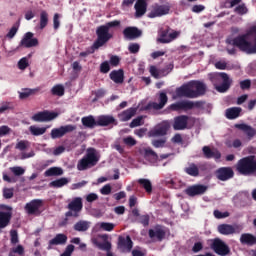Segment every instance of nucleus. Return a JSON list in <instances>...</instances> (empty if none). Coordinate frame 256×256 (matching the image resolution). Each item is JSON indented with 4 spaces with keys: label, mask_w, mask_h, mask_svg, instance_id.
<instances>
[{
    "label": "nucleus",
    "mask_w": 256,
    "mask_h": 256,
    "mask_svg": "<svg viewBox=\"0 0 256 256\" xmlns=\"http://www.w3.org/2000/svg\"><path fill=\"white\" fill-rule=\"evenodd\" d=\"M143 116H138L137 118L133 119L129 125L131 129H135V127H140V125H143Z\"/></svg>",
    "instance_id": "6e6d98bb"
},
{
    "label": "nucleus",
    "mask_w": 256,
    "mask_h": 256,
    "mask_svg": "<svg viewBox=\"0 0 256 256\" xmlns=\"http://www.w3.org/2000/svg\"><path fill=\"white\" fill-rule=\"evenodd\" d=\"M206 103L207 102L203 100H199L195 102L188 100V111H191V109H205Z\"/></svg>",
    "instance_id": "c03bdc74"
},
{
    "label": "nucleus",
    "mask_w": 256,
    "mask_h": 256,
    "mask_svg": "<svg viewBox=\"0 0 256 256\" xmlns=\"http://www.w3.org/2000/svg\"><path fill=\"white\" fill-rule=\"evenodd\" d=\"M57 117H59V113L44 110L34 114L32 116V121H35L36 123H47L53 121V119H57Z\"/></svg>",
    "instance_id": "1a4fd4ad"
},
{
    "label": "nucleus",
    "mask_w": 256,
    "mask_h": 256,
    "mask_svg": "<svg viewBox=\"0 0 256 256\" xmlns=\"http://www.w3.org/2000/svg\"><path fill=\"white\" fill-rule=\"evenodd\" d=\"M121 21L114 20L107 22L105 25H101L97 27L96 29V35L97 39L93 43V45L90 48H87L85 52H80V57H87L89 55H93L97 49H100V47H103V45H106V43H109L111 39H113V34L109 32V30L113 27H120Z\"/></svg>",
    "instance_id": "f257e3e1"
},
{
    "label": "nucleus",
    "mask_w": 256,
    "mask_h": 256,
    "mask_svg": "<svg viewBox=\"0 0 256 256\" xmlns=\"http://www.w3.org/2000/svg\"><path fill=\"white\" fill-rule=\"evenodd\" d=\"M243 231V226L241 225H231V224H220L218 225V233L220 235H233L234 233H241Z\"/></svg>",
    "instance_id": "f8f14e48"
},
{
    "label": "nucleus",
    "mask_w": 256,
    "mask_h": 256,
    "mask_svg": "<svg viewBox=\"0 0 256 256\" xmlns=\"http://www.w3.org/2000/svg\"><path fill=\"white\" fill-rule=\"evenodd\" d=\"M240 243L242 245H248L249 247L256 245V237L253 234L244 233L240 237Z\"/></svg>",
    "instance_id": "473e14b6"
},
{
    "label": "nucleus",
    "mask_w": 256,
    "mask_h": 256,
    "mask_svg": "<svg viewBox=\"0 0 256 256\" xmlns=\"http://www.w3.org/2000/svg\"><path fill=\"white\" fill-rule=\"evenodd\" d=\"M141 153H143L144 157L147 159V157H151L154 160L159 159V156H157V153L153 151L151 148H144L141 150Z\"/></svg>",
    "instance_id": "09e8293b"
},
{
    "label": "nucleus",
    "mask_w": 256,
    "mask_h": 256,
    "mask_svg": "<svg viewBox=\"0 0 256 256\" xmlns=\"http://www.w3.org/2000/svg\"><path fill=\"white\" fill-rule=\"evenodd\" d=\"M189 123V116L180 115L174 118V123L172 125L174 131H184Z\"/></svg>",
    "instance_id": "4be33fe9"
},
{
    "label": "nucleus",
    "mask_w": 256,
    "mask_h": 256,
    "mask_svg": "<svg viewBox=\"0 0 256 256\" xmlns=\"http://www.w3.org/2000/svg\"><path fill=\"white\" fill-rule=\"evenodd\" d=\"M109 63L112 67H118V65L121 63V58H119L117 55H112L110 56Z\"/></svg>",
    "instance_id": "0e129e2a"
},
{
    "label": "nucleus",
    "mask_w": 256,
    "mask_h": 256,
    "mask_svg": "<svg viewBox=\"0 0 256 256\" xmlns=\"http://www.w3.org/2000/svg\"><path fill=\"white\" fill-rule=\"evenodd\" d=\"M68 209L69 211L65 213V217H74V218L79 217V213L83 211V199H81V197L74 198L68 204Z\"/></svg>",
    "instance_id": "0eeeda50"
},
{
    "label": "nucleus",
    "mask_w": 256,
    "mask_h": 256,
    "mask_svg": "<svg viewBox=\"0 0 256 256\" xmlns=\"http://www.w3.org/2000/svg\"><path fill=\"white\" fill-rule=\"evenodd\" d=\"M37 45H39V40L37 38H33L32 32H27L20 41L19 47L31 49V47H37Z\"/></svg>",
    "instance_id": "a211bd4d"
},
{
    "label": "nucleus",
    "mask_w": 256,
    "mask_h": 256,
    "mask_svg": "<svg viewBox=\"0 0 256 256\" xmlns=\"http://www.w3.org/2000/svg\"><path fill=\"white\" fill-rule=\"evenodd\" d=\"M147 250H141V248H136L132 250V256H146Z\"/></svg>",
    "instance_id": "774afa93"
},
{
    "label": "nucleus",
    "mask_w": 256,
    "mask_h": 256,
    "mask_svg": "<svg viewBox=\"0 0 256 256\" xmlns=\"http://www.w3.org/2000/svg\"><path fill=\"white\" fill-rule=\"evenodd\" d=\"M202 153L205 159H221V152L217 148H211L209 146H204L202 148Z\"/></svg>",
    "instance_id": "5701e85b"
},
{
    "label": "nucleus",
    "mask_w": 256,
    "mask_h": 256,
    "mask_svg": "<svg viewBox=\"0 0 256 256\" xmlns=\"http://www.w3.org/2000/svg\"><path fill=\"white\" fill-rule=\"evenodd\" d=\"M169 122H162L157 124L153 129L148 132L149 137H165L167 131L170 129Z\"/></svg>",
    "instance_id": "4468645a"
},
{
    "label": "nucleus",
    "mask_w": 256,
    "mask_h": 256,
    "mask_svg": "<svg viewBox=\"0 0 256 256\" xmlns=\"http://www.w3.org/2000/svg\"><path fill=\"white\" fill-rule=\"evenodd\" d=\"M45 177H61L63 169L60 167H51L44 173Z\"/></svg>",
    "instance_id": "4c0bfd02"
},
{
    "label": "nucleus",
    "mask_w": 256,
    "mask_h": 256,
    "mask_svg": "<svg viewBox=\"0 0 256 256\" xmlns=\"http://www.w3.org/2000/svg\"><path fill=\"white\" fill-rule=\"evenodd\" d=\"M10 241L12 245H17V243H19V234L17 233V230L10 231Z\"/></svg>",
    "instance_id": "13d9d810"
},
{
    "label": "nucleus",
    "mask_w": 256,
    "mask_h": 256,
    "mask_svg": "<svg viewBox=\"0 0 256 256\" xmlns=\"http://www.w3.org/2000/svg\"><path fill=\"white\" fill-rule=\"evenodd\" d=\"M198 169L200 173H203V175H207V173H211V171H213L214 166L208 162H203L202 164H199Z\"/></svg>",
    "instance_id": "49530a36"
},
{
    "label": "nucleus",
    "mask_w": 256,
    "mask_h": 256,
    "mask_svg": "<svg viewBox=\"0 0 256 256\" xmlns=\"http://www.w3.org/2000/svg\"><path fill=\"white\" fill-rule=\"evenodd\" d=\"M91 224L87 221L80 220L74 225V231L85 232L89 230Z\"/></svg>",
    "instance_id": "a19ab883"
},
{
    "label": "nucleus",
    "mask_w": 256,
    "mask_h": 256,
    "mask_svg": "<svg viewBox=\"0 0 256 256\" xmlns=\"http://www.w3.org/2000/svg\"><path fill=\"white\" fill-rule=\"evenodd\" d=\"M17 31H19V21L16 23V25L12 26L6 37H8V39H13V37L17 35Z\"/></svg>",
    "instance_id": "5fc2aeb1"
},
{
    "label": "nucleus",
    "mask_w": 256,
    "mask_h": 256,
    "mask_svg": "<svg viewBox=\"0 0 256 256\" xmlns=\"http://www.w3.org/2000/svg\"><path fill=\"white\" fill-rule=\"evenodd\" d=\"M81 122L86 129H95L97 127V120H95L93 115L82 117Z\"/></svg>",
    "instance_id": "c756f323"
},
{
    "label": "nucleus",
    "mask_w": 256,
    "mask_h": 256,
    "mask_svg": "<svg viewBox=\"0 0 256 256\" xmlns=\"http://www.w3.org/2000/svg\"><path fill=\"white\" fill-rule=\"evenodd\" d=\"M235 169L238 175L251 177V175H255L256 161H238V163L235 165Z\"/></svg>",
    "instance_id": "20e7f679"
},
{
    "label": "nucleus",
    "mask_w": 256,
    "mask_h": 256,
    "mask_svg": "<svg viewBox=\"0 0 256 256\" xmlns=\"http://www.w3.org/2000/svg\"><path fill=\"white\" fill-rule=\"evenodd\" d=\"M181 35V32L175 31L171 29L170 27L162 28L158 32V38H157V43H162L163 45L167 43H172V41H175L177 37Z\"/></svg>",
    "instance_id": "39448f33"
},
{
    "label": "nucleus",
    "mask_w": 256,
    "mask_h": 256,
    "mask_svg": "<svg viewBox=\"0 0 256 256\" xmlns=\"http://www.w3.org/2000/svg\"><path fill=\"white\" fill-rule=\"evenodd\" d=\"M123 35L125 39L133 41V39H139L143 35V31L135 26H128L123 30Z\"/></svg>",
    "instance_id": "aec40b11"
},
{
    "label": "nucleus",
    "mask_w": 256,
    "mask_h": 256,
    "mask_svg": "<svg viewBox=\"0 0 256 256\" xmlns=\"http://www.w3.org/2000/svg\"><path fill=\"white\" fill-rule=\"evenodd\" d=\"M100 159L101 155H99L95 148H88L86 150V155L80 159V161H99Z\"/></svg>",
    "instance_id": "393cba45"
},
{
    "label": "nucleus",
    "mask_w": 256,
    "mask_h": 256,
    "mask_svg": "<svg viewBox=\"0 0 256 256\" xmlns=\"http://www.w3.org/2000/svg\"><path fill=\"white\" fill-rule=\"evenodd\" d=\"M49 25V14L47 11L43 10L40 13V29H45Z\"/></svg>",
    "instance_id": "de8ad7c7"
},
{
    "label": "nucleus",
    "mask_w": 256,
    "mask_h": 256,
    "mask_svg": "<svg viewBox=\"0 0 256 256\" xmlns=\"http://www.w3.org/2000/svg\"><path fill=\"white\" fill-rule=\"evenodd\" d=\"M169 109H171V111H189L188 100L173 103L169 106Z\"/></svg>",
    "instance_id": "72a5a7b5"
},
{
    "label": "nucleus",
    "mask_w": 256,
    "mask_h": 256,
    "mask_svg": "<svg viewBox=\"0 0 256 256\" xmlns=\"http://www.w3.org/2000/svg\"><path fill=\"white\" fill-rule=\"evenodd\" d=\"M165 235L167 233L165 232V229L161 225H156L153 229H149L148 236L151 239H156V241H163L165 239Z\"/></svg>",
    "instance_id": "412c9836"
},
{
    "label": "nucleus",
    "mask_w": 256,
    "mask_h": 256,
    "mask_svg": "<svg viewBox=\"0 0 256 256\" xmlns=\"http://www.w3.org/2000/svg\"><path fill=\"white\" fill-rule=\"evenodd\" d=\"M50 93L54 97H63L65 95V87L61 84H56L51 88Z\"/></svg>",
    "instance_id": "ea45409f"
},
{
    "label": "nucleus",
    "mask_w": 256,
    "mask_h": 256,
    "mask_svg": "<svg viewBox=\"0 0 256 256\" xmlns=\"http://www.w3.org/2000/svg\"><path fill=\"white\" fill-rule=\"evenodd\" d=\"M234 11L238 15H247L249 10L247 9V6H245V4H240L235 8Z\"/></svg>",
    "instance_id": "4d7b16f0"
},
{
    "label": "nucleus",
    "mask_w": 256,
    "mask_h": 256,
    "mask_svg": "<svg viewBox=\"0 0 256 256\" xmlns=\"http://www.w3.org/2000/svg\"><path fill=\"white\" fill-rule=\"evenodd\" d=\"M77 129V126L68 124L65 126H61L59 128H54L51 130V139H61V137H64V135H67V133H73Z\"/></svg>",
    "instance_id": "9b49d317"
},
{
    "label": "nucleus",
    "mask_w": 256,
    "mask_h": 256,
    "mask_svg": "<svg viewBox=\"0 0 256 256\" xmlns=\"http://www.w3.org/2000/svg\"><path fill=\"white\" fill-rule=\"evenodd\" d=\"M10 170L13 172V174L16 177H21V175L25 174V169H23L22 167H19V166L11 167Z\"/></svg>",
    "instance_id": "052dcab7"
},
{
    "label": "nucleus",
    "mask_w": 256,
    "mask_h": 256,
    "mask_svg": "<svg viewBox=\"0 0 256 256\" xmlns=\"http://www.w3.org/2000/svg\"><path fill=\"white\" fill-rule=\"evenodd\" d=\"M135 115H137V108L131 107L118 114V119L125 122L131 120V118L135 117Z\"/></svg>",
    "instance_id": "bb28decb"
},
{
    "label": "nucleus",
    "mask_w": 256,
    "mask_h": 256,
    "mask_svg": "<svg viewBox=\"0 0 256 256\" xmlns=\"http://www.w3.org/2000/svg\"><path fill=\"white\" fill-rule=\"evenodd\" d=\"M109 77L111 81H113L117 85H121L125 81V71H123V69L113 70L112 72H110Z\"/></svg>",
    "instance_id": "b1692460"
},
{
    "label": "nucleus",
    "mask_w": 256,
    "mask_h": 256,
    "mask_svg": "<svg viewBox=\"0 0 256 256\" xmlns=\"http://www.w3.org/2000/svg\"><path fill=\"white\" fill-rule=\"evenodd\" d=\"M116 122L113 116H99L96 120L97 127H109V125H113Z\"/></svg>",
    "instance_id": "cd10ccee"
},
{
    "label": "nucleus",
    "mask_w": 256,
    "mask_h": 256,
    "mask_svg": "<svg viewBox=\"0 0 256 256\" xmlns=\"http://www.w3.org/2000/svg\"><path fill=\"white\" fill-rule=\"evenodd\" d=\"M138 221H139V223H141V225H143V227H148L149 221H150L149 214L139 216Z\"/></svg>",
    "instance_id": "680f3d73"
},
{
    "label": "nucleus",
    "mask_w": 256,
    "mask_h": 256,
    "mask_svg": "<svg viewBox=\"0 0 256 256\" xmlns=\"http://www.w3.org/2000/svg\"><path fill=\"white\" fill-rule=\"evenodd\" d=\"M207 93V86L199 80H191L188 83L176 88L177 97H187V99H197Z\"/></svg>",
    "instance_id": "f03ea898"
},
{
    "label": "nucleus",
    "mask_w": 256,
    "mask_h": 256,
    "mask_svg": "<svg viewBox=\"0 0 256 256\" xmlns=\"http://www.w3.org/2000/svg\"><path fill=\"white\" fill-rule=\"evenodd\" d=\"M184 171L187 173V175H190V177H199V166L195 165L194 163L186 167Z\"/></svg>",
    "instance_id": "79ce46f5"
},
{
    "label": "nucleus",
    "mask_w": 256,
    "mask_h": 256,
    "mask_svg": "<svg viewBox=\"0 0 256 256\" xmlns=\"http://www.w3.org/2000/svg\"><path fill=\"white\" fill-rule=\"evenodd\" d=\"M211 249H213L214 253L220 256H226L231 253V249L229 245H227L223 240L219 238H215L211 244Z\"/></svg>",
    "instance_id": "9d476101"
},
{
    "label": "nucleus",
    "mask_w": 256,
    "mask_h": 256,
    "mask_svg": "<svg viewBox=\"0 0 256 256\" xmlns=\"http://www.w3.org/2000/svg\"><path fill=\"white\" fill-rule=\"evenodd\" d=\"M15 106L11 102H4L0 106V114L5 113L6 111H13Z\"/></svg>",
    "instance_id": "3c124183"
},
{
    "label": "nucleus",
    "mask_w": 256,
    "mask_h": 256,
    "mask_svg": "<svg viewBox=\"0 0 256 256\" xmlns=\"http://www.w3.org/2000/svg\"><path fill=\"white\" fill-rule=\"evenodd\" d=\"M240 89H242V91L251 89V81L249 79L240 81Z\"/></svg>",
    "instance_id": "338daca9"
},
{
    "label": "nucleus",
    "mask_w": 256,
    "mask_h": 256,
    "mask_svg": "<svg viewBox=\"0 0 256 256\" xmlns=\"http://www.w3.org/2000/svg\"><path fill=\"white\" fill-rule=\"evenodd\" d=\"M118 249L121 253H131V250L133 249V240H131V236H119Z\"/></svg>",
    "instance_id": "dca6fc26"
},
{
    "label": "nucleus",
    "mask_w": 256,
    "mask_h": 256,
    "mask_svg": "<svg viewBox=\"0 0 256 256\" xmlns=\"http://www.w3.org/2000/svg\"><path fill=\"white\" fill-rule=\"evenodd\" d=\"M170 11H171V4L169 3L163 4V5L155 4L154 6H152V10L148 14V17L150 19L163 17L165 15H169Z\"/></svg>",
    "instance_id": "6e6552de"
},
{
    "label": "nucleus",
    "mask_w": 256,
    "mask_h": 256,
    "mask_svg": "<svg viewBox=\"0 0 256 256\" xmlns=\"http://www.w3.org/2000/svg\"><path fill=\"white\" fill-rule=\"evenodd\" d=\"M11 221V213L0 212V229H5Z\"/></svg>",
    "instance_id": "58836bf2"
},
{
    "label": "nucleus",
    "mask_w": 256,
    "mask_h": 256,
    "mask_svg": "<svg viewBox=\"0 0 256 256\" xmlns=\"http://www.w3.org/2000/svg\"><path fill=\"white\" fill-rule=\"evenodd\" d=\"M69 184V179L62 177L60 179H56L49 183V187H53L54 189H61V187H65V185Z\"/></svg>",
    "instance_id": "c9c22d12"
},
{
    "label": "nucleus",
    "mask_w": 256,
    "mask_h": 256,
    "mask_svg": "<svg viewBox=\"0 0 256 256\" xmlns=\"http://www.w3.org/2000/svg\"><path fill=\"white\" fill-rule=\"evenodd\" d=\"M13 195H14L13 188H5L3 190L4 199H13Z\"/></svg>",
    "instance_id": "69168bd1"
},
{
    "label": "nucleus",
    "mask_w": 256,
    "mask_h": 256,
    "mask_svg": "<svg viewBox=\"0 0 256 256\" xmlns=\"http://www.w3.org/2000/svg\"><path fill=\"white\" fill-rule=\"evenodd\" d=\"M137 183L140 185L142 189L146 191V193L148 194L153 193V184L151 183V180L140 178L138 179Z\"/></svg>",
    "instance_id": "f704fd0d"
},
{
    "label": "nucleus",
    "mask_w": 256,
    "mask_h": 256,
    "mask_svg": "<svg viewBox=\"0 0 256 256\" xmlns=\"http://www.w3.org/2000/svg\"><path fill=\"white\" fill-rule=\"evenodd\" d=\"M208 187L203 184H196L186 188L185 193L188 197H197V195H204Z\"/></svg>",
    "instance_id": "6ab92c4d"
},
{
    "label": "nucleus",
    "mask_w": 256,
    "mask_h": 256,
    "mask_svg": "<svg viewBox=\"0 0 256 256\" xmlns=\"http://www.w3.org/2000/svg\"><path fill=\"white\" fill-rule=\"evenodd\" d=\"M67 243V235L57 234L53 239L49 241V245H65Z\"/></svg>",
    "instance_id": "e433bc0d"
},
{
    "label": "nucleus",
    "mask_w": 256,
    "mask_h": 256,
    "mask_svg": "<svg viewBox=\"0 0 256 256\" xmlns=\"http://www.w3.org/2000/svg\"><path fill=\"white\" fill-rule=\"evenodd\" d=\"M167 143V138H160V139H154L152 140V145L156 149L165 147V144Z\"/></svg>",
    "instance_id": "8fccbe9b"
},
{
    "label": "nucleus",
    "mask_w": 256,
    "mask_h": 256,
    "mask_svg": "<svg viewBox=\"0 0 256 256\" xmlns=\"http://www.w3.org/2000/svg\"><path fill=\"white\" fill-rule=\"evenodd\" d=\"M218 181H229L235 177V171L232 167H220L215 171Z\"/></svg>",
    "instance_id": "ddd939ff"
},
{
    "label": "nucleus",
    "mask_w": 256,
    "mask_h": 256,
    "mask_svg": "<svg viewBox=\"0 0 256 256\" xmlns=\"http://www.w3.org/2000/svg\"><path fill=\"white\" fill-rule=\"evenodd\" d=\"M41 91V87H37L34 89L31 88H23L22 92H19V99H29L31 95H37Z\"/></svg>",
    "instance_id": "2f4dec72"
},
{
    "label": "nucleus",
    "mask_w": 256,
    "mask_h": 256,
    "mask_svg": "<svg viewBox=\"0 0 256 256\" xmlns=\"http://www.w3.org/2000/svg\"><path fill=\"white\" fill-rule=\"evenodd\" d=\"M250 33L254 35V45L247 41V34L237 36L233 39H227L226 43L233 45V47H238L240 51H244V53H248L249 55L256 53V26L251 27Z\"/></svg>",
    "instance_id": "7ed1b4c3"
},
{
    "label": "nucleus",
    "mask_w": 256,
    "mask_h": 256,
    "mask_svg": "<svg viewBox=\"0 0 256 256\" xmlns=\"http://www.w3.org/2000/svg\"><path fill=\"white\" fill-rule=\"evenodd\" d=\"M123 144L127 145V147H135V145H137V140H135L133 136H127L123 138Z\"/></svg>",
    "instance_id": "603ef678"
},
{
    "label": "nucleus",
    "mask_w": 256,
    "mask_h": 256,
    "mask_svg": "<svg viewBox=\"0 0 256 256\" xmlns=\"http://www.w3.org/2000/svg\"><path fill=\"white\" fill-rule=\"evenodd\" d=\"M41 207H43V200L34 199L25 205V211L28 215H39Z\"/></svg>",
    "instance_id": "f3484780"
},
{
    "label": "nucleus",
    "mask_w": 256,
    "mask_h": 256,
    "mask_svg": "<svg viewBox=\"0 0 256 256\" xmlns=\"http://www.w3.org/2000/svg\"><path fill=\"white\" fill-rule=\"evenodd\" d=\"M111 71V65H109L108 61H104L100 64V73H109Z\"/></svg>",
    "instance_id": "bf43d9fd"
},
{
    "label": "nucleus",
    "mask_w": 256,
    "mask_h": 256,
    "mask_svg": "<svg viewBox=\"0 0 256 256\" xmlns=\"http://www.w3.org/2000/svg\"><path fill=\"white\" fill-rule=\"evenodd\" d=\"M159 103L157 102H150L148 103L144 109L145 111H151V109H154L155 111H159L167 105V101H169V98L167 97V93L161 92L159 95Z\"/></svg>",
    "instance_id": "2eb2a0df"
},
{
    "label": "nucleus",
    "mask_w": 256,
    "mask_h": 256,
    "mask_svg": "<svg viewBox=\"0 0 256 256\" xmlns=\"http://www.w3.org/2000/svg\"><path fill=\"white\" fill-rule=\"evenodd\" d=\"M29 131H30L31 135H34V137H39V136L45 135V133H47V127L30 126Z\"/></svg>",
    "instance_id": "37998d69"
},
{
    "label": "nucleus",
    "mask_w": 256,
    "mask_h": 256,
    "mask_svg": "<svg viewBox=\"0 0 256 256\" xmlns=\"http://www.w3.org/2000/svg\"><path fill=\"white\" fill-rule=\"evenodd\" d=\"M136 17H143L147 13V0H137L134 5Z\"/></svg>",
    "instance_id": "a878e982"
},
{
    "label": "nucleus",
    "mask_w": 256,
    "mask_h": 256,
    "mask_svg": "<svg viewBox=\"0 0 256 256\" xmlns=\"http://www.w3.org/2000/svg\"><path fill=\"white\" fill-rule=\"evenodd\" d=\"M101 238L104 240V242L101 243L97 240H93L94 245H96V247H98L100 251H106V252L111 251L112 245H111V242L107 241V239L109 238L107 234L102 235Z\"/></svg>",
    "instance_id": "c85d7f7f"
},
{
    "label": "nucleus",
    "mask_w": 256,
    "mask_h": 256,
    "mask_svg": "<svg viewBox=\"0 0 256 256\" xmlns=\"http://www.w3.org/2000/svg\"><path fill=\"white\" fill-rule=\"evenodd\" d=\"M215 81L222 80L221 84H216L215 89L218 91V93H227L229 89L231 88V83H233V80L229 78V75L225 72H219L214 76Z\"/></svg>",
    "instance_id": "423d86ee"
},
{
    "label": "nucleus",
    "mask_w": 256,
    "mask_h": 256,
    "mask_svg": "<svg viewBox=\"0 0 256 256\" xmlns=\"http://www.w3.org/2000/svg\"><path fill=\"white\" fill-rule=\"evenodd\" d=\"M94 165H97V161H80L77 165V169L78 171H85L89 169V167H94Z\"/></svg>",
    "instance_id": "a18cd8bd"
},
{
    "label": "nucleus",
    "mask_w": 256,
    "mask_h": 256,
    "mask_svg": "<svg viewBox=\"0 0 256 256\" xmlns=\"http://www.w3.org/2000/svg\"><path fill=\"white\" fill-rule=\"evenodd\" d=\"M100 229H102V231H113L115 229V224L109 222H101Z\"/></svg>",
    "instance_id": "864d4df0"
},
{
    "label": "nucleus",
    "mask_w": 256,
    "mask_h": 256,
    "mask_svg": "<svg viewBox=\"0 0 256 256\" xmlns=\"http://www.w3.org/2000/svg\"><path fill=\"white\" fill-rule=\"evenodd\" d=\"M241 111H243V109H241V107H231L226 109L225 111V117L226 119H237V117H239L241 115Z\"/></svg>",
    "instance_id": "7c9ffc66"
},
{
    "label": "nucleus",
    "mask_w": 256,
    "mask_h": 256,
    "mask_svg": "<svg viewBox=\"0 0 256 256\" xmlns=\"http://www.w3.org/2000/svg\"><path fill=\"white\" fill-rule=\"evenodd\" d=\"M141 49V46L138 43H131L128 47V51L135 55L136 53H139V50Z\"/></svg>",
    "instance_id": "e2e57ef3"
}]
</instances>
